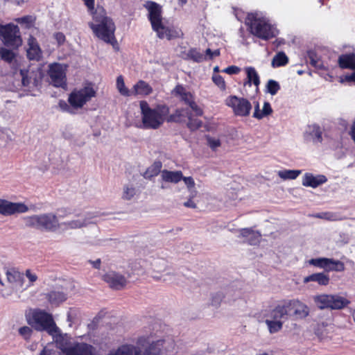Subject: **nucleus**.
<instances>
[{
	"mask_svg": "<svg viewBox=\"0 0 355 355\" xmlns=\"http://www.w3.org/2000/svg\"><path fill=\"white\" fill-rule=\"evenodd\" d=\"M92 21L89 22V27L94 35L107 44L114 45L117 43L115 37L116 26L113 19L107 15L103 7L98 6L96 12L91 15Z\"/></svg>",
	"mask_w": 355,
	"mask_h": 355,
	"instance_id": "obj_1",
	"label": "nucleus"
},
{
	"mask_svg": "<svg viewBox=\"0 0 355 355\" xmlns=\"http://www.w3.org/2000/svg\"><path fill=\"white\" fill-rule=\"evenodd\" d=\"M310 309L298 299L284 300L270 311L266 317L274 319L304 320L309 315Z\"/></svg>",
	"mask_w": 355,
	"mask_h": 355,
	"instance_id": "obj_2",
	"label": "nucleus"
},
{
	"mask_svg": "<svg viewBox=\"0 0 355 355\" xmlns=\"http://www.w3.org/2000/svg\"><path fill=\"white\" fill-rule=\"evenodd\" d=\"M164 340L150 342L148 338L140 337L137 346L124 344L110 350L107 355H161Z\"/></svg>",
	"mask_w": 355,
	"mask_h": 355,
	"instance_id": "obj_3",
	"label": "nucleus"
},
{
	"mask_svg": "<svg viewBox=\"0 0 355 355\" xmlns=\"http://www.w3.org/2000/svg\"><path fill=\"white\" fill-rule=\"evenodd\" d=\"M144 7L148 10V19L152 29L158 38L171 40L180 37L179 32L174 28L166 26L163 22L162 6L152 1H146Z\"/></svg>",
	"mask_w": 355,
	"mask_h": 355,
	"instance_id": "obj_4",
	"label": "nucleus"
},
{
	"mask_svg": "<svg viewBox=\"0 0 355 355\" xmlns=\"http://www.w3.org/2000/svg\"><path fill=\"white\" fill-rule=\"evenodd\" d=\"M142 126L144 129L157 130L166 121L170 108L166 104H157L152 108L146 101L139 102Z\"/></svg>",
	"mask_w": 355,
	"mask_h": 355,
	"instance_id": "obj_5",
	"label": "nucleus"
},
{
	"mask_svg": "<svg viewBox=\"0 0 355 355\" xmlns=\"http://www.w3.org/2000/svg\"><path fill=\"white\" fill-rule=\"evenodd\" d=\"M245 24L248 31L259 39L267 41L276 36L275 28L269 20L257 12L248 13Z\"/></svg>",
	"mask_w": 355,
	"mask_h": 355,
	"instance_id": "obj_6",
	"label": "nucleus"
},
{
	"mask_svg": "<svg viewBox=\"0 0 355 355\" xmlns=\"http://www.w3.org/2000/svg\"><path fill=\"white\" fill-rule=\"evenodd\" d=\"M23 220L26 227L41 231L55 232L60 227L58 217L53 213L25 216Z\"/></svg>",
	"mask_w": 355,
	"mask_h": 355,
	"instance_id": "obj_7",
	"label": "nucleus"
},
{
	"mask_svg": "<svg viewBox=\"0 0 355 355\" xmlns=\"http://www.w3.org/2000/svg\"><path fill=\"white\" fill-rule=\"evenodd\" d=\"M33 322L28 323L37 331H45L49 335L55 336L59 332V328L57 327L53 315L45 311L37 309L32 314Z\"/></svg>",
	"mask_w": 355,
	"mask_h": 355,
	"instance_id": "obj_8",
	"label": "nucleus"
},
{
	"mask_svg": "<svg viewBox=\"0 0 355 355\" xmlns=\"http://www.w3.org/2000/svg\"><path fill=\"white\" fill-rule=\"evenodd\" d=\"M313 302L319 309H342L350 302L345 297L338 295L321 294L313 297Z\"/></svg>",
	"mask_w": 355,
	"mask_h": 355,
	"instance_id": "obj_9",
	"label": "nucleus"
},
{
	"mask_svg": "<svg viewBox=\"0 0 355 355\" xmlns=\"http://www.w3.org/2000/svg\"><path fill=\"white\" fill-rule=\"evenodd\" d=\"M96 96V92L92 85H87L80 89H74L69 94L68 103L76 111L81 109L91 99Z\"/></svg>",
	"mask_w": 355,
	"mask_h": 355,
	"instance_id": "obj_10",
	"label": "nucleus"
},
{
	"mask_svg": "<svg viewBox=\"0 0 355 355\" xmlns=\"http://www.w3.org/2000/svg\"><path fill=\"white\" fill-rule=\"evenodd\" d=\"M0 37L8 47L17 49L22 44L19 28L17 25L12 23L0 25Z\"/></svg>",
	"mask_w": 355,
	"mask_h": 355,
	"instance_id": "obj_11",
	"label": "nucleus"
},
{
	"mask_svg": "<svg viewBox=\"0 0 355 355\" xmlns=\"http://www.w3.org/2000/svg\"><path fill=\"white\" fill-rule=\"evenodd\" d=\"M225 105L231 107L234 115L238 116H248L252 110L251 103L245 98L231 95L225 99Z\"/></svg>",
	"mask_w": 355,
	"mask_h": 355,
	"instance_id": "obj_12",
	"label": "nucleus"
},
{
	"mask_svg": "<svg viewBox=\"0 0 355 355\" xmlns=\"http://www.w3.org/2000/svg\"><path fill=\"white\" fill-rule=\"evenodd\" d=\"M308 263L314 267L323 269L327 273L333 271L343 272L345 269V264L343 261L331 258H313L308 261Z\"/></svg>",
	"mask_w": 355,
	"mask_h": 355,
	"instance_id": "obj_13",
	"label": "nucleus"
},
{
	"mask_svg": "<svg viewBox=\"0 0 355 355\" xmlns=\"http://www.w3.org/2000/svg\"><path fill=\"white\" fill-rule=\"evenodd\" d=\"M48 74L50 83L55 87L65 89L67 86V77L62 65L60 63H53L49 65Z\"/></svg>",
	"mask_w": 355,
	"mask_h": 355,
	"instance_id": "obj_14",
	"label": "nucleus"
},
{
	"mask_svg": "<svg viewBox=\"0 0 355 355\" xmlns=\"http://www.w3.org/2000/svg\"><path fill=\"white\" fill-rule=\"evenodd\" d=\"M28 210V207L22 202H12L0 199V214L3 216L26 213Z\"/></svg>",
	"mask_w": 355,
	"mask_h": 355,
	"instance_id": "obj_15",
	"label": "nucleus"
},
{
	"mask_svg": "<svg viewBox=\"0 0 355 355\" xmlns=\"http://www.w3.org/2000/svg\"><path fill=\"white\" fill-rule=\"evenodd\" d=\"M64 355H97L96 348L85 343H78L63 349Z\"/></svg>",
	"mask_w": 355,
	"mask_h": 355,
	"instance_id": "obj_16",
	"label": "nucleus"
},
{
	"mask_svg": "<svg viewBox=\"0 0 355 355\" xmlns=\"http://www.w3.org/2000/svg\"><path fill=\"white\" fill-rule=\"evenodd\" d=\"M103 279L109 284L110 287L115 290H121L127 284L126 278L121 274L114 271H110L103 276Z\"/></svg>",
	"mask_w": 355,
	"mask_h": 355,
	"instance_id": "obj_17",
	"label": "nucleus"
},
{
	"mask_svg": "<svg viewBox=\"0 0 355 355\" xmlns=\"http://www.w3.org/2000/svg\"><path fill=\"white\" fill-rule=\"evenodd\" d=\"M45 298L52 306L58 307L67 300V293L63 288L58 287L44 294Z\"/></svg>",
	"mask_w": 355,
	"mask_h": 355,
	"instance_id": "obj_18",
	"label": "nucleus"
},
{
	"mask_svg": "<svg viewBox=\"0 0 355 355\" xmlns=\"http://www.w3.org/2000/svg\"><path fill=\"white\" fill-rule=\"evenodd\" d=\"M7 281L16 288H22L24 284V273L15 268H5Z\"/></svg>",
	"mask_w": 355,
	"mask_h": 355,
	"instance_id": "obj_19",
	"label": "nucleus"
},
{
	"mask_svg": "<svg viewBox=\"0 0 355 355\" xmlns=\"http://www.w3.org/2000/svg\"><path fill=\"white\" fill-rule=\"evenodd\" d=\"M239 232V237L244 238L245 243L250 245H256L260 243L261 234L258 231H254L250 227H246L241 229Z\"/></svg>",
	"mask_w": 355,
	"mask_h": 355,
	"instance_id": "obj_20",
	"label": "nucleus"
},
{
	"mask_svg": "<svg viewBox=\"0 0 355 355\" xmlns=\"http://www.w3.org/2000/svg\"><path fill=\"white\" fill-rule=\"evenodd\" d=\"M327 181V178L324 175L315 176L311 173H306L302 178V185L304 187L317 188Z\"/></svg>",
	"mask_w": 355,
	"mask_h": 355,
	"instance_id": "obj_21",
	"label": "nucleus"
},
{
	"mask_svg": "<svg viewBox=\"0 0 355 355\" xmlns=\"http://www.w3.org/2000/svg\"><path fill=\"white\" fill-rule=\"evenodd\" d=\"M28 45L27 58L30 60L39 61L42 58V53L37 40L31 36L28 40Z\"/></svg>",
	"mask_w": 355,
	"mask_h": 355,
	"instance_id": "obj_22",
	"label": "nucleus"
},
{
	"mask_svg": "<svg viewBox=\"0 0 355 355\" xmlns=\"http://www.w3.org/2000/svg\"><path fill=\"white\" fill-rule=\"evenodd\" d=\"M173 95L175 97L180 98L185 105H189L191 101L195 99L194 95L187 91L186 88L180 84L177 85L172 91Z\"/></svg>",
	"mask_w": 355,
	"mask_h": 355,
	"instance_id": "obj_23",
	"label": "nucleus"
},
{
	"mask_svg": "<svg viewBox=\"0 0 355 355\" xmlns=\"http://www.w3.org/2000/svg\"><path fill=\"white\" fill-rule=\"evenodd\" d=\"M310 282H315L320 286H326L330 282V277L329 274L325 272L313 273L304 278L303 282L304 284Z\"/></svg>",
	"mask_w": 355,
	"mask_h": 355,
	"instance_id": "obj_24",
	"label": "nucleus"
},
{
	"mask_svg": "<svg viewBox=\"0 0 355 355\" xmlns=\"http://www.w3.org/2000/svg\"><path fill=\"white\" fill-rule=\"evenodd\" d=\"M338 64L340 69L355 70V54H341L338 59Z\"/></svg>",
	"mask_w": 355,
	"mask_h": 355,
	"instance_id": "obj_25",
	"label": "nucleus"
},
{
	"mask_svg": "<svg viewBox=\"0 0 355 355\" xmlns=\"http://www.w3.org/2000/svg\"><path fill=\"white\" fill-rule=\"evenodd\" d=\"M153 92V87L148 83L140 80L133 86L132 94L146 96L151 94Z\"/></svg>",
	"mask_w": 355,
	"mask_h": 355,
	"instance_id": "obj_26",
	"label": "nucleus"
},
{
	"mask_svg": "<svg viewBox=\"0 0 355 355\" xmlns=\"http://www.w3.org/2000/svg\"><path fill=\"white\" fill-rule=\"evenodd\" d=\"M273 110L272 109L271 105L269 102L265 101L263 103V106L262 110L259 109V103L257 102L254 104V111L252 114V116L258 120H261L264 117H266L270 115L272 113Z\"/></svg>",
	"mask_w": 355,
	"mask_h": 355,
	"instance_id": "obj_27",
	"label": "nucleus"
},
{
	"mask_svg": "<svg viewBox=\"0 0 355 355\" xmlns=\"http://www.w3.org/2000/svg\"><path fill=\"white\" fill-rule=\"evenodd\" d=\"M247 74V80L244 83V85L250 87L253 83L256 86V90H259L260 85V78L255 69L252 67H249L245 69Z\"/></svg>",
	"mask_w": 355,
	"mask_h": 355,
	"instance_id": "obj_28",
	"label": "nucleus"
},
{
	"mask_svg": "<svg viewBox=\"0 0 355 355\" xmlns=\"http://www.w3.org/2000/svg\"><path fill=\"white\" fill-rule=\"evenodd\" d=\"M162 179L166 182L178 183L183 178L182 171H171L164 169L162 171Z\"/></svg>",
	"mask_w": 355,
	"mask_h": 355,
	"instance_id": "obj_29",
	"label": "nucleus"
},
{
	"mask_svg": "<svg viewBox=\"0 0 355 355\" xmlns=\"http://www.w3.org/2000/svg\"><path fill=\"white\" fill-rule=\"evenodd\" d=\"M289 62L288 56L284 51H279L273 57L271 65L273 68L286 66Z\"/></svg>",
	"mask_w": 355,
	"mask_h": 355,
	"instance_id": "obj_30",
	"label": "nucleus"
},
{
	"mask_svg": "<svg viewBox=\"0 0 355 355\" xmlns=\"http://www.w3.org/2000/svg\"><path fill=\"white\" fill-rule=\"evenodd\" d=\"M162 167V163L160 161H155L153 164L150 166L144 174V177L146 179H151L153 177L157 176L160 172Z\"/></svg>",
	"mask_w": 355,
	"mask_h": 355,
	"instance_id": "obj_31",
	"label": "nucleus"
},
{
	"mask_svg": "<svg viewBox=\"0 0 355 355\" xmlns=\"http://www.w3.org/2000/svg\"><path fill=\"white\" fill-rule=\"evenodd\" d=\"M281 320L282 319H274L273 318H270L265 320L270 334H275L282 330L284 322Z\"/></svg>",
	"mask_w": 355,
	"mask_h": 355,
	"instance_id": "obj_32",
	"label": "nucleus"
},
{
	"mask_svg": "<svg viewBox=\"0 0 355 355\" xmlns=\"http://www.w3.org/2000/svg\"><path fill=\"white\" fill-rule=\"evenodd\" d=\"M184 110L183 108H178L175 110L174 113L168 114L166 116V121L168 123H180L184 116L183 112Z\"/></svg>",
	"mask_w": 355,
	"mask_h": 355,
	"instance_id": "obj_33",
	"label": "nucleus"
},
{
	"mask_svg": "<svg viewBox=\"0 0 355 355\" xmlns=\"http://www.w3.org/2000/svg\"><path fill=\"white\" fill-rule=\"evenodd\" d=\"M187 56L196 62H202L207 60V58L196 48H191L187 53Z\"/></svg>",
	"mask_w": 355,
	"mask_h": 355,
	"instance_id": "obj_34",
	"label": "nucleus"
},
{
	"mask_svg": "<svg viewBox=\"0 0 355 355\" xmlns=\"http://www.w3.org/2000/svg\"><path fill=\"white\" fill-rule=\"evenodd\" d=\"M300 173V170H283L278 172V175L284 180H295Z\"/></svg>",
	"mask_w": 355,
	"mask_h": 355,
	"instance_id": "obj_35",
	"label": "nucleus"
},
{
	"mask_svg": "<svg viewBox=\"0 0 355 355\" xmlns=\"http://www.w3.org/2000/svg\"><path fill=\"white\" fill-rule=\"evenodd\" d=\"M116 88L122 96H129L132 94L130 90L125 87L123 78L121 75L119 76L116 78Z\"/></svg>",
	"mask_w": 355,
	"mask_h": 355,
	"instance_id": "obj_36",
	"label": "nucleus"
},
{
	"mask_svg": "<svg viewBox=\"0 0 355 355\" xmlns=\"http://www.w3.org/2000/svg\"><path fill=\"white\" fill-rule=\"evenodd\" d=\"M309 58L310 60V64L312 67H315V69H324L322 61L318 58V56L315 53H310L309 54Z\"/></svg>",
	"mask_w": 355,
	"mask_h": 355,
	"instance_id": "obj_37",
	"label": "nucleus"
},
{
	"mask_svg": "<svg viewBox=\"0 0 355 355\" xmlns=\"http://www.w3.org/2000/svg\"><path fill=\"white\" fill-rule=\"evenodd\" d=\"M279 89L280 85L277 81L272 79L268 81L266 84V90L270 94L274 96L277 94Z\"/></svg>",
	"mask_w": 355,
	"mask_h": 355,
	"instance_id": "obj_38",
	"label": "nucleus"
},
{
	"mask_svg": "<svg viewBox=\"0 0 355 355\" xmlns=\"http://www.w3.org/2000/svg\"><path fill=\"white\" fill-rule=\"evenodd\" d=\"M322 132L320 126L313 125L312 131L310 132V135L312 137L313 142L321 143L322 141Z\"/></svg>",
	"mask_w": 355,
	"mask_h": 355,
	"instance_id": "obj_39",
	"label": "nucleus"
},
{
	"mask_svg": "<svg viewBox=\"0 0 355 355\" xmlns=\"http://www.w3.org/2000/svg\"><path fill=\"white\" fill-rule=\"evenodd\" d=\"M202 121L198 119H194L189 116L187 127L192 131L198 130L202 126Z\"/></svg>",
	"mask_w": 355,
	"mask_h": 355,
	"instance_id": "obj_40",
	"label": "nucleus"
},
{
	"mask_svg": "<svg viewBox=\"0 0 355 355\" xmlns=\"http://www.w3.org/2000/svg\"><path fill=\"white\" fill-rule=\"evenodd\" d=\"M58 106L60 109L64 112L69 113L71 114H75L76 113V109L70 105L64 100H60L58 102Z\"/></svg>",
	"mask_w": 355,
	"mask_h": 355,
	"instance_id": "obj_41",
	"label": "nucleus"
},
{
	"mask_svg": "<svg viewBox=\"0 0 355 355\" xmlns=\"http://www.w3.org/2000/svg\"><path fill=\"white\" fill-rule=\"evenodd\" d=\"M0 54L1 59L9 63L15 58V53L11 50L7 49H2Z\"/></svg>",
	"mask_w": 355,
	"mask_h": 355,
	"instance_id": "obj_42",
	"label": "nucleus"
},
{
	"mask_svg": "<svg viewBox=\"0 0 355 355\" xmlns=\"http://www.w3.org/2000/svg\"><path fill=\"white\" fill-rule=\"evenodd\" d=\"M212 80L221 90H225L226 84L223 76L218 74H214L212 76Z\"/></svg>",
	"mask_w": 355,
	"mask_h": 355,
	"instance_id": "obj_43",
	"label": "nucleus"
},
{
	"mask_svg": "<svg viewBox=\"0 0 355 355\" xmlns=\"http://www.w3.org/2000/svg\"><path fill=\"white\" fill-rule=\"evenodd\" d=\"M19 334L26 340H29L31 337V336H32L33 330H32V329L31 327H27V326H24V327H20L19 329Z\"/></svg>",
	"mask_w": 355,
	"mask_h": 355,
	"instance_id": "obj_44",
	"label": "nucleus"
},
{
	"mask_svg": "<svg viewBox=\"0 0 355 355\" xmlns=\"http://www.w3.org/2000/svg\"><path fill=\"white\" fill-rule=\"evenodd\" d=\"M135 195V189L132 187L125 186L123 188V198L129 200Z\"/></svg>",
	"mask_w": 355,
	"mask_h": 355,
	"instance_id": "obj_45",
	"label": "nucleus"
},
{
	"mask_svg": "<svg viewBox=\"0 0 355 355\" xmlns=\"http://www.w3.org/2000/svg\"><path fill=\"white\" fill-rule=\"evenodd\" d=\"M208 146L213 150H216V149L220 146L221 142L218 139H214L211 137H207V138Z\"/></svg>",
	"mask_w": 355,
	"mask_h": 355,
	"instance_id": "obj_46",
	"label": "nucleus"
},
{
	"mask_svg": "<svg viewBox=\"0 0 355 355\" xmlns=\"http://www.w3.org/2000/svg\"><path fill=\"white\" fill-rule=\"evenodd\" d=\"M190 108L195 112L196 116H201L203 115V110L196 103L195 99L189 105Z\"/></svg>",
	"mask_w": 355,
	"mask_h": 355,
	"instance_id": "obj_47",
	"label": "nucleus"
},
{
	"mask_svg": "<svg viewBox=\"0 0 355 355\" xmlns=\"http://www.w3.org/2000/svg\"><path fill=\"white\" fill-rule=\"evenodd\" d=\"M87 8L88 12L92 15L96 12L95 0H82Z\"/></svg>",
	"mask_w": 355,
	"mask_h": 355,
	"instance_id": "obj_48",
	"label": "nucleus"
},
{
	"mask_svg": "<svg viewBox=\"0 0 355 355\" xmlns=\"http://www.w3.org/2000/svg\"><path fill=\"white\" fill-rule=\"evenodd\" d=\"M223 298L224 295L222 293H216L211 298V305L215 306L220 305Z\"/></svg>",
	"mask_w": 355,
	"mask_h": 355,
	"instance_id": "obj_49",
	"label": "nucleus"
},
{
	"mask_svg": "<svg viewBox=\"0 0 355 355\" xmlns=\"http://www.w3.org/2000/svg\"><path fill=\"white\" fill-rule=\"evenodd\" d=\"M240 68L239 67L232 65L229 66L227 68L224 69L223 70V72L228 73V74H237L240 72Z\"/></svg>",
	"mask_w": 355,
	"mask_h": 355,
	"instance_id": "obj_50",
	"label": "nucleus"
},
{
	"mask_svg": "<svg viewBox=\"0 0 355 355\" xmlns=\"http://www.w3.org/2000/svg\"><path fill=\"white\" fill-rule=\"evenodd\" d=\"M65 224L67 226H69L70 228H79V227H81L85 225L86 223L85 222H82L78 220H74L69 221Z\"/></svg>",
	"mask_w": 355,
	"mask_h": 355,
	"instance_id": "obj_51",
	"label": "nucleus"
},
{
	"mask_svg": "<svg viewBox=\"0 0 355 355\" xmlns=\"http://www.w3.org/2000/svg\"><path fill=\"white\" fill-rule=\"evenodd\" d=\"M25 275L30 282V286L33 285L37 279V276L33 273L30 269L26 270Z\"/></svg>",
	"mask_w": 355,
	"mask_h": 355,
	"instance_id": "obj_52",
	"label": "nucleus"
},
{
	"mask_svg": "<svg viewBox=\"0 0 355 355\" xmlns=\"http://www.w3.org/2000/svg\"><path fill=\"white\" fill-rule=\"evenodd\" d=\"M54 37L59 45L63 44L66 40L65 35L61 32H58L55 33Z\"/></svg>",
	"mask_w": 355,
	"mask_h": 355,
	"instance_id": "obj_53",
	"label": "nucleus"
},
{
	"mask_svg": "<svg viewBox=\"0 0 355 355\" xmlns=\"http://www.w3.org/2000/svg\"><path fill=\"white\" fill-rule=\"evenodd\" d=\"M182 180L184 182L185 184L187 186V187L189 189H191V188L194 187L195 182H194L193 179L191 177H184L183 176V178Z\"/></svg>",
	"mask_w": 355,
	"mask_h": 355,
	"instance_id": "obj_54",
	"label": "nucleus"
},
{
	"mask_svg": "<svg viewBox=\"0 0 355 355\" xmlns=\"http://www.w3.org/2000/svg\"><path fill=\"white\" fill-rule=\"evenodd\" d=\"M333 214L330 212H322L318 214L315 217L318 218H323L327 220H333Z\"/></svg>",
	"mask_w": 355,
	"mask_h": 355,
	"instance_id": "obj_55",
	"label": "nucleus"
},
{
	"mask_svg": "<svg viewBox=\"0 0 355 355\" xmlns=\"http://www.w3.org/2000/svg\"><path fill=\"white\" fill-rule=\"evenodd\" d=\"M184 206H185L186 207H189V208H196V203L191 198L189 199L187 202H185L184 203Z\"/></svg>",
	"mask_w": 355,
	"mask_h": 355,
	"instance_id": "obj_56",
	"label": "nucleus"
},
{
	"mask_svg": "<svg viewBox=\"0 0 355 355\" xmlns=\"http://www.w3.org/2000/svg\"><path fill=\"white\" fill-rule=\"evenodd\" d=\"M353 73L345 76V80L347 82H354L355 83V69Z\"/></svg>",
	"mask_w": 355,
	"mask_h": 355,
	"instance_id": "obj_57",
	"label": "nucleus"
},
{
	"mask_svg": "<svg viewBox=\"0 0 355 355\" xmlns=\"http://www.w3.org/2000/svg\"><path fill=\"white\" fill-rule=\"evenodd\" d=\"M21 75L22 76V84L24 86L28 85V80L26 76L24 75V72L23 71H21Z\"/></svg>",
	"mask_w": 355,
	"mask_h": 355,
	"instance_id": "obj_58",
	"label": "nucleus"
},
{
	"mask_svg": "<svg viewBox=\"0 0 355 355\" xmlns=\"http://www.w3.org/2000/svg\"><path fill=\"white\" fill-rule=\"evenodd\" d=\"M40 355H51V351L46 347H44Z\"/></svg>",
	"mask_w": 355,
	"mask_h": 355,
	"instance_id": "obj_59",
	"label": "nucleus"
},
{
	"mask_svg": "<svg viewBox=\"0 0 355 355\" xmlns=\"http://www.w3.org/2000/svg\"><path fill=\"white\" fill-rule=\"evenodd\" d=\"M205 54L206 55H208V59L209 60H212L213 59V51L210 49H207L206 51H205Z\"/></svg>",
	"mask_w": 355,
	"mask_h": 355,
	"instance_id": "obj_60",
	"label": "nucleus"
},
{
	"mask_svg": "<svg viewBox=\"0 0 355 355\" xmlns=\"http://www.w3.org/2000/svg\"><path fill=\"white\" fill-rule=\"evenodd\" d=\"M30 16H24L19 19V21L23 22V23H29L30 22Z\"/></svg>",
	"mask_w": 355,
	"mask_h": 355,
	"instance_id": "obj_61",
	"label": "nucleus"
},
{
	"mask_svg": "<svg viewBox=\"0 0 355 355\" xmlns=\"http://www.w3.org/2000/svg\"><path fill=\"white\" fill-rule=\"evenodd\" d=\"M92 263H93L94 268L98 269V268H100L101 263V259H98L96 261H93Z\"/></svg>",
	"mask_w": 355,
	"mask_h": 355,
	"instance_id": "obj_62",
	"label": "nucleus"
},
{
	"mask_svg": "<svg viewBox=\"0 0 355 355\" xmlns=\"http://www.w3.org/2000/svg\"><path fill=\"white\" fill-rule=\"evenodd\" d=\"M187 2L188 0H178V5L183 7Z\"/></svg>",
	"mask_w": 355,
	"mask_h": 355,
	"instance_id": "obj_63",
	"label": "nucleus"
},
{
	"mask_svg": "<svg viewBox=\"0 0 355 355\" xmlns=\"http://www.w3.org/2000/svg\"><path fill=\"white\" fill-rule=\"evenodd\" d=\"M220 50L219 49H216V50L213 51V58L214 57H218V56L220 55Z\"/></svg>",
	"mask_w": 355,
	"mask_h": 355,
	"instance_id": "obj_64",
	"label": "nucleus"
}]
</instances>
